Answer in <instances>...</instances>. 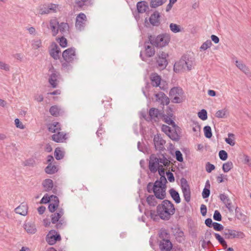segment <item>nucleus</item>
I'll return each instance as SVG.
<instances>
[{
  "mask_svg": "<svg viewBox=\"0 0 251 251\" xmlns=\"http://www.w3.org/2000/svg\"><path fill=\"white\" fill-rule=\"evenodd\" d=\"M156 210L160 219L167 221L175 214V208L171 201L165 200L157 206Z\"/></svg>",
  "mask_w": 251,
  "mask_h": 251,
  "instance_id": "obj_1",
  "label": "nucleus"
},
{
  "mask_svg": "<svg viewBox=\"0 0 251 251\" xmlns=\"http://www.w3.org/2000/svg\"><path fill=\"white\" fill-rule=\"evenodd\" d=\"M148 43L158 48H162L168 45L170 42L171 37L167 33L161 34L157 36L150 35L148 36Z\"/></svg>",
  "mask_w": 251,
  "mask_h": 251,
  "instance_id": "obj_2",
  "label": "nucleus"
},
{
  "mask_svg": "<svg viewBox=\"0 0 251 251\" xmlns=\"http://www.w3.org/2000/svg\"><path fill=\"white\" fill-rule=\"evenodd\" d=\"M64 214L63 209L59 208L50 216L51 223L55 224V227L58 229H63L66 226V221L63 217Z\"/></svg>",
  "mask_w": 251,
  "mask_h": 251,
  "instance_id": "obj_3",
  "label": "nucleus"
},
{
  "mask_svg": "<svg viewBox=\"0 0 251 251\" xmlns=\"http://www.w3.org/2000/svg\"><path fill=\"white\" fill-rule=\"evenodd\" d=\"M183 94L182 88L175 87L171 89L169 95L173 103H179L182 101Z\"/></svg>",
  "mask_w": 251,
  "mask_h": 251,
  "instance_id": "obj_4",
  "label": "nucleus"
},
{
  "mask_svg": "<svg viewBox=\"0 0 251 251\" xmlns=\"http://www.w3.org/2000/svg\"><path fill=\"white\" fill-rule=\"evenodd\" d=\"M62 57L67 62H73L77 59L76 54V49L71 47L64 50L62 53Z\"/></svg>",
  "mask_w": 251,
  "mask_h": 251,
  "instance_id": "obj_5",
  "label": "nucleus"
},
{
  "mask_svg": "<svg viewBox=\"0 0 251 251\" xmlns=\"http://www.w3.org/2000/svg\"><path fill=\"white\" fill-rule=\"evenodd\" d=\"M192 61L189 59L185 60L180 59L179 61L176 62L174 66V71L176 73L179 72L180 70L186 68L188 70H191L192 67Z\"/></svg>",
  "mask_w": 251,
  "mask_h": 251,
  "instance_id": "obj_6",
  "label": "nucleus"
},
{
  "mask_svg": "<svg viewBox=\"0 0 251 251\" xmlns=\"http://www.w3.org/2000/svg\"><path fill=\"white\" fill-rule=\"evenodd\" d=\"M87 21L86 16L83 13L78 14L75 19V26L77 30L81 31L84 29Z\"/></svg>",
  "mask_w": 251,
  "mask_h": 251,
  "instance_id": "obj_7",
  "label": "nucleus"
},
{
  "mask_svg": "<svg viewBox=\"0 0 251 251\" xmlns=\"http://www.w3.org/2000/svg\"><path fill=\"white\" fill-rule=\"evenodd\" d=\"M223 235L226 239H228L238 238H244L245 237V235L243 232L228 228H226L224 230Z\"/></svg>",
  "mask_w": 251,
  "mask_h": 251,
  "instance_id": "obj_8",
  "label": "nucleus"
},
{
  "mask_svg": "<svg viewBox=\"0 0 251 251\" xmlns=\"http://www.w3.org/2000/svg\"><path fill=\"white\" fill-rule=\"evenodd\" d=\"M168 56V54L163 51L157 54L156 57V63L157 67L158 68L162 70L166 67L168 65V61L167 60Z\"/></svg>",
  "mask_w": 251,
  "mask_h": 251,
  "instance_id": "obj_9",
  "label": "nucleus"
},
{
  "mask_svg": "<svg viewBox=\"0 0 251 251\" xmlns=\"http://www.w3.org/2000/svg\"><path fill=\"white\" fill-rule=\"evenodd\" d=\"M181 188L185 201L189 202L191 200V191L185 179L183 178L181 180Z\"/></svg>",
  "mask_w": 251,
  "mask_h": 251,
  "instance_id": "obj_10",
  "label": "nucleus"
},
{
  "mask_svg": "<svg viewBox=\"0 0 251 251\" xmlns=\"http://www.w3.org/2000/svg\"><path fill=\"white\" fill-rule=\"evenodd\" d=\"M49 72L51 74L49 78V82L52 88H56L58 85V79L60 74L52 66L49 69Z\"/></svg>",
  "mask_w": 251,
  "mask_h": 251,
  "instance_id": "obj_11",
  "label": "nucleus"
},
{
  "mask_svg": "<svg viewBox=\"0 0 251 251\" xmlns=\"http://www.w3.org/2000/svg\"><path fill=\"white\" fill-rule=\"evenodd\" d=\"M61 239L60 234H57L55 230H51L46 236V241L50 245H53Z\"/></svg>",
  "mask_w": 251,
  "mask_h": 251,
  "instance_id": "obj_12",
  "label": "nucleus"
},
{
  "mask_svg": "<svg viewBox=\"0 0 251 251\" xmlns=\"http://www.w3.org/2000/svg\"><path fill=\"white\" fill-rule=\"evenodd\" d=\"M150 160L149 163V169L151 173H156L159 167H161V165L158 163V158L154 154H151L150 156Z\"/></svg>",
  "mask_w": 251,
  "mask_h": 251,
  "instance_id": "obj_13",
  "label": "nucleus"
},
{
  "mask_svg": "<svg viewBox=\"0 0 251 251\" xmlns=\"http://www.w3.org/2000/svg\"><path fill=\"white\" fill-rule=\"evenodd\" d=\"M153 143L156 150L161 151L165 150V145L166 141L162 138L160 134H157L154 135Z\"/></svg>",
  "mask_w": 251,
  "mask_h": 251,
  "instance_id": "obj_14",
  "label": "nucleus"
},
{
  "mask_svg": "<svg viewBox=\"0 0 251 251\" xmlns=\"http://www.w3.org/2000/svg\"><path fill=\"white\" fill-rule=\"evenodd\" d=\"M154 194L156 197L159 200H164L166 197V186L154 183Z\"/></svg>",
  "mask_w": 251,
  "mask_h": 251,
  "instance_id": "obj_15",
  "label": "nucleus"
},
{
  "mask_svg": "<svg viewBox=\"0 0 251 251\" xmlns=\"http://www.w3.org/2000/svg\"><path fill=\"white\" fill-rule=\"evenodd\" d=\"M61 53L60 49L55 43L51 44V49L50 50V55L55 60L59 58L60 53Z\"/></svg>",
  "mask_w": 251,
  "mask_h": 251,
  "instance_id": "obj_16",
  "label": "nucleus"
},
{
  "mask_svg": "<svg viewBox=\"0 0 251 251\" xmlns=\"http://www.w3.org/2000/svg\"><path fill=\"white\" fill-rule=\"evenodd\" d=\"M156 100L160 102V104L163 106L167 105L170 103L169 98L163 92H160L154 95Z\"/></svg>",
  "mask_w": 251,
  "mask_h": 251,
  "instance_id": "obj_17",
  "label": "nucleus"
},
{
  "mask_svg": "<svg viewBox=\"0 0 251 251\" xmlns=\"http://www.w3.org/2000/svg\"><path fill=\"white\" fill-rule=\"evenodd\" d=\"M52 140L56 143H63L67 139L66 134L63 132H58L51 136Z\"/></svg>",
  "mask_w": 251,
  "mask_h": 251,
  "instance_id": "obj_18",
  "label": "nucleus"
},
{
  "mask_svg": "<svg viewBox=\"0 0 251 251\" xmlns=\"http://www.w3.org/2000/svg\"><path fill=\"white\" fill-rule=\"evenodd\" d=\"M149 114L150 116L149 120L146 118V115L143 116L146 121L153 120L156 121L160 115V113L158 109L151 108L149 110Z\"/></svg>",
  "mask_w": 251,
  "mask_h": 251,
  "instance_id": "obj_19",
  "label": "nucleus"
},
{
  "mask_svg": "<svg viewBox=\"0 0 251 251\" xmlns=\"http://www.w3.org/2000/svg\"><path fill=\"white\" fill-rule=\"evenodd\" d=\"M159 246L162 251H170L173 247V244L170 239H165L160 241Z\"/></svg>",
  "mask_w": 251,
  "mask_h": 251,
  "instance_id": "obj_20",
  "label": "nucleus"
},
{
  "mask_svg": "<svg viewBox=\"0 0 251 251\" xmlns=\"http://www.w3.org/2000/svg\"><path fill=\"white\" fill-rule=\"evenodd\" d=\"M52 198V201L49 204L48 206L49 210L51 212H54L59 206V199L58 198L54 195H51Z\"/></svg>",
  "mask_w": 251,
  "mask_h": 251,
  "instance_id": "obj_21",
  "label": "nucleus"
},
{
  "mask_svg": "<svg viewBox=\"0 0 251 251\" xmlns=\"http://www.w3.org/2000/svg\"><path fill=\"white\" fill-rule=\"evenodd\" d=\"M160 17V14L158 11H155L151 15L149 18V21L151 25L153 26H158L160 24L159 18Z\"/></svg>",
  "mask_w": 251,
  "mask_h": 251,
  "instance_id": "obj_22",
  "label": "nucleus"
},
{
  "mask_svg": "<svg viewBox=\"0 0 251 251\" xmlns=\"http://www.w3.org/2000/svg\"><path fill=\"white\" fill-rule=\"evenodd\" d=\"M150 80L151 84L152 86L156 87L159 86L160 88H161L159 85L160 84L161 78L157 74H152L150 76Z\"/></svg>",
  "mask_w": 251,
  "mask_h": 251,
  "instance_id": "obj_23",
  "label": "nucleus"
},
{
  "mask_svg": "<svg viewBox=\"0 0 251 251\" xmlns=\"http://www.w3.org/2000/svg\"><path fill=\"white\" fill-rule=\"evenodd\" d=\"M16 213L22 216H26L28 212V206L26 203H22L18 207L15 209Z\"/></svg>",
  "mask_w": 251,
  "mask_h": 251,
  "instance_id": "obj_24",
  "label": "nucleus"
},
{
  "mask_svg": "<svg viewBox=\"0 0 251 251\" xmlns=\"http://www.w3.org/2000/svg\"><path fill=\"white\" fill-rule=\"evenodd\" d=\"M173 129L171 128L170 132L167 134V136L169 137L172 140L174 141H178L180 139V136L178 133V131L179 130V127L177 126V127H173Z\"/></svg>",
  "mask_w": 251,
  "mask_h": 251,
  "instance_id": "obj_25",
  "label": "nucleus"
},
{
  "mask_svg": "<svg viewBox=\"0 0 251 251\" xmlns=\"http://www.w3.org/2000/svg\"><path fill=\"white\" fill-rule=\"evenodd\" d=\"M148 41L145 42V53L146 57L150 58L153 56L155 54L154 46H151L148 45Z\"/></svg>",
  "mask_w": 251,
  "mask_h": 251,
  "instance_id": "obj_26",
  "label": "nucleus"
},
{
  "mask_svg": "<svg viewBox=\"0 0 251 251\" xmlns=\"http://www.w3.org/2000/svg\"><path fill=\"white\" fill-rule=\"evenodd\" d=\"M137 9L139 13H143L149 9L148 3L146 1H140L137 2Z\"/></svg>",
  "mask_w": 251,
  "mask_h": 251,
  "instance_id": "obj_27",
  "label": "nucleus"
},
{
  "mask_svg": "<svg viewBox=\"0 0 251 251\" xmlns=\"http://www.w3.org/2000/svg\"><path fill=\"white\" fill-rule=\"evenodd\" d=\"M42 186L45 191L49 192L53 188V181L50 178L45 179L42 182Z\"/></svg>",
  "mask_w": 251,
  "mask_h": 251,
  "instance_id": "obj_28",
  "label": "nucleus"
},
{
  "mask_svg": "<svg viewBox=\"0 0 251 251\" xmlns=\"http://www.w3.org/2000/svg\"><path fill=\"white\" fill-rule=\"evenodd\" d=\"M69 25L67 23L62 22L59 23L58 31H59L61 34L65 35L69 33Z\"/></svg>",
  "mask_w": 251,
  "mask_h": 251,
  "instance_id": "obj_29",
  "label": "nucleus"
},
{
  "mask_svg": "<svg viewBox=\"0 0 251 251\" xmlns=\"http://www.w3.org/2000/svg\"><path fill=\"white\" fill-rule=\"evenodd\" d=\"M61 125L58 122H54L50 124L48 126V130L51 132L56 133L61 132Z\"/></svg>",
  "mask_w": 251,
  "mask_h": 251,
  "instance_id": "obj_30",
  "label": "nucleus"
},
{
  "mask_svg": "<svg viewBox=\"0 0 251 251\" xmlns=\"http://www.w3.org/2000/svg\"><path fill=\"white\" fill-rule=\"evenodd\" d=\"M235 64L237 67L246 75H249L250 74L249 68L242 62L236 60Z\"/></svg>",
  "mask_w": 251,
  "mask_h": 251,
  "instance_id": "obj_31",
  "label": "nucleus"
},
{
  "mask_svg": "<svg viewBox=\"0 0 251 251\" xmlns=\"http://www.w3.org/2000/svg\"><path fill=\"white\" fill-rule=\"evenodd\" d=\"M173 114L164 115L163 116V120L166 124L172 126L173 127H177L174 120L173 119Z\"/></svg>",
  "mask_w": 251,
  "mask_h": 251,
  "instance_id": "obj_32",
  "label": "nucleus"
},
{
  "mask_svg": "<svg viewBox=\"0 0 251 251\" xmlns=\"http://www.w3.org/2000/svg\"><path fill=\"white\" fill-rule=\"evenodd\" d=\"M169 193L172 198L176 203H179L180 202L181 199L179 196V194L177 191L175 190L174 189L172 188L169 190Z\"/></svg>",
  "mask_w": 251,
  "mask_h": 251,
  "instance_id": "obj_33",
  "label": "nucleus"
},
{
  "mask_svg": "<svg viewBox=\"0 0 251 251\" xmlns=\"http://www.w3.org/2000/svg\"><path fill=\"white\" fill-rule=\"evenodd\" d=\"M24 228L28 233L34 234L36 231L35 225L29 222L24 224Z\"/></svg>",
  "mask_w": 251,
  "mask_h": 251,
  "instance_id": "obj_34",
  "label": "nucleus"
},
{
  "mask_svg": "<svg viewBox=\"0 0 251 251\" xmlns=\"http://www.w3.org/2000/svg\"><path fill=\"white\" fill-rule=\"evenodd\" d=\"M58 171V168L56 166L52 165V164H48V165L45 168V172L46 174L49 175H52Z\"/></svg>",
  "mask_w": 251,
  "mask_h": 251,
  "instance_id": "obj_35",
  "label": "nucleus"
},
{
  "mask_svg": "<svg viewBox=\"0 0 251 251\" xmlns=\"http://www.w3.org/2000/svg\"><path fill=\"white\" fill-rule=\"evenodd\" d=\"M156 199H157L156 196L152 195H149L146 198V201L148 204L150 206H155L157 204V201H156Z\"/></svg>",
  "mask_w": 251,
  "mask_h": 251,
  "instance_id": "obj_36",
  "label": "nucleus"
},
{
  "mask_svg": "<svg viewBox=\"0 0 251 251\" xmlns=\"http://www.w3.org/2000/svg\"><path fill=\"white\" fill-rule=\"evenodd\" d=\"M176 239V241L179 243H181L184 240V234L182 230L179 228L176 229V231L175 234Z\"/></svg>",
  "mask_w": 251,
  "mask_h": 251,
  "instance_id": "obj_37",
  "label": "nucleus"
},
{
  "mask_svg": "<svg viewBox=\"0 0 251 251\" xmlns=\"http://www.w3.org/2000/svg\"><path fill=\"white\" fill-rule=\"evenodd\" d=\"M167 0H151L150 6L151 8H156L163 5Z\"/></svg>",
  "mask_w": 251,
  "mask_h": 251,
  "instance_id": "obj_38",
  "label": "nucleus"
},
{
  "mask_svg": "<svg viewBox=\"0 0 251 251\" xmlns=\"http://www.w3.org/2000/svg\"><path fill=\"white\" fill-rule=\"evenodd\" d=\"M49 111L51 115L57 117L60 115V109L57 106L54 105L50 107Z\"/></svg>",
  "mask_w": 251,
  "mask_h": 251,
  "instance_id": "obj_39",
  "label": "nucleus"
},
{
  "mask_svg": "<svg viewBox=\"0 0 251 251\" xmlns=\"http://www.w3.org/2000/svg\"><path fill=\"white\" fill-rule=\"evenodd\" d=\"M64 153L60 148H57L54 151V156L56 160H60L64 157Z\"/></svg>",
  "mask_w": 251,
  "mask_h": 251,
  "instance_id": "obj_40",
  "label": "nucleus"
},
{
  "mask_svg": "<svg viewBox=\"0 0 251 251\" xmlns=\"http://www.w3.org/2000/svg\"><path fill=\"white\" fill-rule=\"evenodd\" d=\"M214 235L216 239L219 241V243L222 245L224 248H226L227 245L226 242L225 241L224 238L222 237L219 233H214Z\"/></svg>",
  "mask_w": 251,
  "mask_h": 251,
  "instance_id": "obj_41",
  "label": "nucleus"
},
{
  "mask_svg": "<svg viewBox=\"0 0 251 251\" xmlns=\"http://www.w3.org/2000/svg\"><path fill=\"white\" fill-rule=\"evenodd\" d=\"M39 13L41 15L48 14L50 13L49 9L48 4H44L42 6H40L39 8Z\"/></svg>",
  "mask_w": 251,
  "mask_h": 251,
  "instance_id": "obj_42",
  "label": "nucleus"
},
{
  "mask_svg": "<svg viewBox=\"0 0 251 251\" xmlns=\"http://www.w3.org/2000/svg\"><path fill=\"white\" fill-rule=\"evenodd\" d=\"M233 168V163L231 161H227L223 164L222 169L225 173L229 172Z\"/></svg>",
  "mask_w": 251,
  "mask_h": 251,
  "instance_id": "obj_43",
  "label": "nucleus"
},
{
  "mask_svg": "<svg viewBox=\"0 0 251 251\" xmlns=\"http://www.w3.org/2000/svg\"><path fill=\"white\" fill-rule=\"evenodd\" d=\"M48 5L50 13H56L60 7L59 4L52 3H49Z\"/></svg>",
  "mask_w": 251,
  "mask_h": 251,
  "instance_id": "obj_44",
  "label": "nucleus"
},
{
  "mask_svg": "<svg viewBox=\"0 0 251 251\" xmlns=\"http://www.w3.org/2000/svg\"><path fill=\"white\" fill-rule=\"evenodd\" d=\"M228 112L225 109L219 110L215 113V116L218 118H224L226 117Z\"/></svg>",
  "mask_w": 251,
  "mask_h": 251,
  "instance_id": "obj_45",
  "label": "nucleus"
},
{
  "mask_svg": "<svg viewBox=\"0 0 251 251\" xmlns=\"http://www.w3.org/2000/svg\"><path fill=\"white\" fill-rule=\"evenodd\" d=\"M159 237L161 240L170 239V235L165 229H161L159 233Z\"/></svg>",
  "mask_w": 251,
  "mask_h": 251,
  "instance_id": "obj_46",
  "label": "nucleus"
},
{
  "mask_svg": "<svg viewBox=\"0 0 251 251\" xmlns=\"http://www.w3.org/2000/svg\"><path fill=\"white\" fill-rule=\"evenodd\" d=\"M228 138L225 139L226 143L229 145L233 146L235 145L234 135L233 133H229L228 134Z\"/></svg>",
  "mask_w": 251,
  "mask_h": 251,
  "instance_id": "obj_47",
  "label": "nucleus"
},
{
  "mask_svg": "<svg viewBox=\"0 0 251 251\" xmlns=\"http://www.w3.org/2000/svg\"><path fill=\"white\" fill-rule=\"evenodd\" d=\"M204 136L207 138H210L212 136L211 128L210 126H206L203 128Z\"/></svg>",
  "mask_w": 251,
  "mask_h": 251,
  "instance_id": "obj_48",
  "label": "nucleus"
},
{
  "mask_svg": "<svg viewBox=\"0 0 251 251\" xmlns=\"http://www.w3.org/2000/svg\"><path fill=\"white\" fill-rule=\"evenodd\" d=\"M193 131L195 132L197 136L200 134L201 131V126L198 123L196 122H193L192 124Z\"/></svg>",
  "mask_w": 251,
  "mask_h": 251,
  "instance_id": "obj_49",
  "label": "nucleus"
},
{
  "mask_svg": "<svg viewBox=\"0 0 251 251\" xmlns=\"http://www.w3.org/2000/svg\"><path fill=\"white\" fill-rule=\"evenodd\" d=\"M235 217L239 220H243L245 218V215L241 212V209L238 207H236L235 209Z\"/></svg>",
  "mask_w": 251,
  "mask_h": 251,
  "instance_id": "obj_50",
  "label": "nucleus"
},
{
  "mask_svg": "<svg viewBox=\"0 0 251 251\" xmlns=\"http://www.w3.org/2000/svg\"><path fill=\"white\" fill-rule=\"evenodd\" d=\"M212 42L210 40H206L204 42L200 47L201 50H205L209 48L212 45Z\"/></svg>",
  "mask_w": 251,
  "mask_h": 251,
  "instance_id": "obj_51",
  "label": "nucleus"
},
{
  "mask_svg": "<svg viewBox=\"0 0 251 251\" xmlns=\"http://www.w3.org/2000/svg\"><path fill=\"white\" fill-rule=\"evenodd\" d=\"M198 117L203 121L207 119V113L206 110L202 109L198 113Z\"/></svg>",
  "mask_w": 251,
  "mask_h": 251,
  "instance_id": "obj_52",
  "label": "nucleus"
},
{
  "mask_svg": "<svg viewBox=\"0 0 251 251\" xmlns=\"http://www.w3.org/2000/svg\"><path fill=\"white\" fill-rule=\"evenodd\" d=\"M149 214V216L154 221H156L159 219V215L157 212L155 210H150L148 212Z\"/></svg>",
  "mask_w": 251,
  "mask_h": 251,
  "instance_id": "obj_53",
  "label": "nucleus"
},
{
  "mask_svg": "<svg viewBox=\"0 0 251 251\" xmlns=\"http://www.w3.org/2000/svg\"><path fill=\"white\" fill-rule=\"evenodd\" d=\"M36 164L35 160L32 158L26 159L24 162L25 166L33 167Z\"/></svg>",
  "mask_w": 251,
  "mask_h": 251,
  "instance_id": "obj_54",
  "label": "nucleus"
},
{
  "mask_svg": "<svg viewBox=\"0 0 251 251\" xmlns=\"http://www.w3.org/2000/svg\"><path fill=\"white\" fill-rule=\"evenodd\" d=\"M167 182L166 178L165 176L161 175L160 177V179L159 180H156L155 181L154 183L157 184L158 185H162L163 186H166V183Z\"/></svg>",
  "mask_w": 251,
  "mask_h": 251,
  "instance_id": "obj_55",
  "label": "nucleus"
},
{
  "mask_svg": "<svg viewBox=\"0 0 251 251\" xmlns=\"http://www.w3.org/2000/svg\"><path fill=\"white\" fill-rule=\"evenodd\" d=\"M170 28L171 30L174 33H177L180 31L179 25L176 24L171 23L170 25Z\"/></svg>",
  "mask_w": 251,
  "mask_h": 251,
  "instance_id": "obj_56",
  "label": "nucleus"
},
{
  "mask_svg": "<svg viewBox=\"0 0 251 251\" xmlns=\"http://www.w3.org/2000/svg\"><path fill=\"white\" fill-rule=\"evenodd\" d=\"M219 198L225 204L229 203L231 201L229 198L225 194H221L219 195Z\"/></svg>",
  "mask_w": 251,
  "mask_h": 251,
  "instance_id": "obj_57",
  "label": "nucleus"
},
{
  "mask_svg": "<svg viewBox=\"0 0 251 251\" xmlns=\"http://www.w3.org/2000/svg\"><path fill=\"white\" fill-rule=\"evenodd\" d=\"M42 42L41 40H34L32 41V48L37 50L41 47Z\"/></svg>",
  "mask_w": 251,
  "mask_h": 251,
  "instance_id": "obj_58",
  "label": "nucleus"
},
{
  "mask_svg": "<svg viewBox=\"0 0 251 251\" xmlns=\"http://www.w3.org/2000/svg\"><path fill=\"white\" fill-rule=\"evenodd\" d=\"M219 156L221 160L225 161L227 158V153L224 150H221L219 152Z\"/></svg>",
  "mask_w": 251,
  "mask_h": 251,
  "instance_id": "obj_59",
  "label": "nucleus"
},
{
  "mask_svg": "<svg viewBox=\"0 0 251 251\" xmlns=\"http://www.w3.org/2000/svg\"><path fill=\"white\" fill-rule=\"evenodd\" d=\"M51 201H52L51 196H49L48 194L45 195L41 200V202L43 203H47Z\"/></svg>",
  "mask_w": 251,
  "mask_h": 251,
  "instance_id": "obj_60",
  "label": "nucleus"
},
{
  "mask_svg": "<svg viewBox=\"0 0 251 251\" xmlns=\"http://www.w3.org/2000/svg\"><path fill=\"white\" fill-rule=\"evenodd\" d=\"M213 219L217 221H222V216L220 212L218 210H215L213 215Z\"/></svg>",
  "mask_w": 251,
  "mask_h": 251,
  "instance_id": "obj_61",
  "label": "nucleus"
},
{
  "mask_svg": "<svg viewBox=\"0 0 251 251\" xmlns=\"http://www.w3.org/2000/svg\"><path fill=\"white\" fill-rule=\"evenodd\" d=\"M59 43L60 46L62 48H65L67 46V40L63 36L59 38Z\"/></svg>",
  "mask_w": 251,
  "mask_h": 251,
  "instance_id": "obj_62",
  "label": "nucleus"
},
{
  "mask_svg": "<svg viewBox=\"0 0 251 251\" xmlns=\"http://www.w3.org/2000/svg\"><path fill=\"white\" fill-rule=\"evenodd\" d=\"M158 161L159 164L162 163L165 166H168L170 164V161L164 156L162 158H158Z\"/></svg>",
  "mask_w": 251,
  "mask_h": 251,
  "instance_id": "obj_63",
  "label": "nucleus"
},
{
  "mask_svg": "<svg viewBox=\"0 0 251 251\" xmlns=\"http://www.w3.org/2000/svg\"><path fill=\"white\" fill-rule=\"evenodd\" d=\"M212 227L216 231H221L224 229V226L221 224L216 222L213 223Z\"/></svg>",
  "mask_w": 251,
  "mask_h": 251,
  "instance_id": "obj_64",
  "label": "nucleus"
}]
</instances>
